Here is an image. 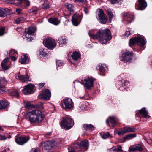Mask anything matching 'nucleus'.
Returning a JSON list of instances; mask_svg holds the SVG:
<instances>
[{"mask_svg":"<svg viewBox=\"0 0 152 152\" xmlns=\"http://www.w3.org/2000/svg\"><path fill=\"white\" fill-rule=\"evenodd\" d=\"M88 34L94 39H99L102 44H105L111 39L110 32L107 28L100 30L96 35L91 33L89 31Z\"/></svg>","mask_w":152,"mask_h":152,"instance_id":"1","label":"nucleus"},{"mask_svg":"<svg viewBox=\"0 0 152 152\" xmlns=\"http://www.w3.org/2000/svg\"><path fill=\"white\" fill-rule=\"evenodd\" d=\"M27 114L29 120L31 123L40 122L44 118V115L41 114V111L37 109L27 112Z\"/></svg>","mask_w":152,"mask_h":152,"instance_id":"2","label":"nucleus"},{"mask_svg":"<svg viewBox=\"0 0 152 152\" xmlns=\"http://www.w3.org/2000/svg\"><path fill=\"white\" fill-rule=\"evenodd\" d=\"M74 123L72 119L66 117L61 122L62 128L65 130H68L74 125Z\"/></svg>","mask_w":152,"mask_h":152,"instance_id":"3","label":"nucleus"},{"mask_svg":"<svg viewBox=\"0 0 152 152\" xmlns=\"http://www.w3.org/2000/svg\"><path fill=\"white\" fill-rule=\"evenodd\" d=\"M44 45L50 50H53L56 45V42L55 40L50 38H46L43 42Z\"/></svg>","mask_w":152,"mask_h":152,"instance_id":"4","label":"nucleus"},{"mask_svg":"<svg viewBox=\"0 0 152 152\" xmlns=\"http://www.w3.org/2000/svg\"><path fill=\"white\" fill-rule=\"evenodd\" d=\"M137 129L134 127L126 126L123 128L121 130L117 132L118 134L120 136L129 132H134L136 131Z\"/></svg>","mask_w":152,"mask_h":152,"instance_id":"5","label":"nucleus"},{"mask_svg":"<svg viewBox=\"0 0 152 152\" xmlns=\"http://www.w3.org/2000/svg\"><path fill=\"white\" fill-rule=\"evenodd\" d=\"M51 96V93L50 90L45 89L38 95V97L40 99L49 100Z\"/></svg>","mask_w":152,"mask_h":152,"instance_id":"6","label":"nucleus"},{"mask_svg":"<svg viewBox=\"0 0 152 152\" xmlns=\"http://www.w3.org/2000/svg\"><path fill=\"white\" fill-rule=\"evenodd\" d=\"M132 53L127 51L122 54L121 59L124 62H129L132 60Z\"/></svg>","mask_w":152,"mask_h":152,"instance_id":"7","label":"nucleus"},{"mask_svg":"<svg viewBox=\"0 0 152 152\" xmlns=\"http://www.w3.org/2000/svg\"><path fill=\"white\" fill-rule=\"evenodd\" d=\"M34 86L29 84L25 86L22 90L23 93L24 94H30L34 93Z\"/></svg>","mask_w":152,"mask_h":152,"instance_id":"8","label":"nucleus"},{"mask_svg":"<svg viewBox=\"0 0 152 152\" xmlns=\"http://www.w3.org/2000/svg\"><path fill=\"white\" fill-rule=\"evenodd\" d=\"M93 80L92 78H88L84 80V81L81 83L84 87L87 89H89L93 86Z\"/></svg>","mask_w":152,"mask_h":152,"instance_id":"9","label":"nucleus"},{"mask_svg":"<svg viewBox=\"0 0 152 152\" xmlns=\"http://www.w3.org/2000/svg\"><path fill=\"white\" fill-rule=\"evenodd\" d=\"M64 107L66 109H70L73 106V103L72 99L69 98H66L63 100Z\"/></svg>","mask_w":152,"mask_h":152,"instance_id":"10","label":"nucleus"},{"mask_svg":"<svg viewBox=\"0 0 152 152\" xmlns=\"http://www.w3.org/2000/svg\"><path fill=\"white\" fill-rule=\"evenodd\" d=\"M99 13L98 16L100 22L102 24H105L107 22V18L104 16V12L101 9H99Z\"/></svg>","mask_w":152,"mask_h":152,"instance_id":"11","label":"nucleus"},{"mask_svg":"<svg viewBox=\"0 0 152 152\" xmlns=\"http://www.w3.org/2000/svg\"><path fill=\"white\" fill-rule=\"evenodd\" d=\"M29 140V137H20L15 139V141L18 144L23 145Z\"/></svg>","mask_w":152,"mask_h":152,"instance_id":"12","label":"nucleus"},{"mask_svg":"<svg viewBox=\"0 0 152 152\" xmlns=\"http://www.w3.org/2000/svg\"><path fill=\"white\" fill-rule=\"evenodd\" d=\"M139 4L135 6L137 10H142L145 9L147 6V3L145 0H138Z\"/></svg>","mask_w":152,"mask_h":152,"instance_id":"13","label":"nucleus"},{"mask_svg":"<svg viewBox=\"0 0 152 152\" xmlns=\"http://www.w3.org/2000/svg\"><path fill=\"white\" fill-rule=\"evenodd\" d=\"M36 30V28L35 27H29L27 32H26L24 34L26 38L30 39V40L31 41L33 40V39L30 36L32 34H34Z\"/></svg>","mask_w":152,"mask_h":152,"instance_id":"14","label":"nucleus"},{"mask_svg":"<svg viewBox=\"0 0 152 152\" xmlns=\"http://www.w3.org/2000/svg\"><path fill=\"white\" fill-rule=\"evenodd\" d=\"M143 146L140 144H137L131 146L129 148V151H138L142 150Z\"/></svg>","mask_w":152,"mask_h":152,"instance_id":"15","label":"nucleus"},{"mask_svg":"<svg viewBox=\"0 0 152 152\" xmlns=\"http://www.w3.org/2000/svg\"><path fill=\"white\" fill-rule=\"evenodd\" d=\"M16 78L23 82L27 83L31 80V79L28 74H26L25 75L17 76Z\"/></svg>","mask_w":152,"mask_h":152,"instance_id":"16","label":"nucleus"},{"mask_svg":"<svg viewBox=\"0 0 152 152\" xmlns=\"http://www.w3.org/2000/svg\"><path fill=\"white\" fill-rule=\"evenodd\" d=\"M42 145L44 147V148L46 150H49L53 147L54 144L51 141H47L42 143Z\"/></svg>","mask_w":152,"mask_h":152,"instance_id":"17","label":"nucleus"},{"mask_svg":"<svg viewBox=\"0 0 152 152\" xmlns=\"http://www.w3.org/2000/svg\"><path fill=\"white\" fill-rule=\"evenodd\" d=\"M72 21L73 24L77 26L80 23V16L76 14H75L72 17Z\"/></svg>","mask_w":152,"mask_h":152,"instance_id":"18","label":"nucleus"},{"mask_svg":"<svg viewBox=\"0 0 152 152\" xmlns=\"http://www.w3.org/2000/svg\"><path fill=\"white\" fill-rule=\"evenodd\" d=\"M9 55L12 60L15 61L18 56V54L16 51L13 49H12L9 53Z\"/></svg>","mask_w":152,"mask_h":152,"instance_id":"19","label":"nucleus"},{"mask_svg":"<svg viewBox=\"0 0 152 152\" xmlns=\"http://www.w3.org/2000/svg\"><path fill=\"white\" fill-rule=\"evenodd\" d=\"M117 121V119L114 116H110L107 119L106 123L109 125V122L113 126L116 125V123Z\"/></svg>","mask_w":152,"mask_h":152,"instance_id":"20","label":"nucleus"},{"mask_svg":"<svg viewBox=\"0 0 152 152\" xmlns=\"http://www.w3.org/2000/svg\"><path fill=\"white\" fill-rule=\"evenodd\" d=\"M9 61V58H7L1 62V66L2 68L5 70H7L10 68L8 62Z\"/></svg>","mask_w":152,"mask_h":152,"instance_id":"21","label":"nucleus"},{"mask_svg":"<svg viewBox=\"0 0 152 152\" xmlns=\"http://www.w3.org/2000/svg\"><path fill=\"white\" fill-rule=\"evenodd\" d=\"M7 83L6 80L4 77H0V93L4 91V88Z\"/></svg>","mask_w":152,"mask_h":152,"instance_id":"22","label":"nucleus"},{"mask_svg":"<svg viewBox=\"0 0 152 152\" xmlns=\"http://www.w3.org/2000/svg\"><path fill=\"white\" fill-rule=\"evenodd\" d=\"M19 62L22 64H26L29 62V58L28 57V56L27 54H24L23 56L19 60Z\"/></svg>","mask_w":152,"mask_h":152,"instance_id":"23","label":"nucleus"},{"mask_svg":"<svg viewBox=\"0 0 152 152\" xmlns=\"http://www.w3.org/2000/svg\"><path fill=\"white\" fill-rule=\"evenodd\" d=\"M81 149L82 148L80 143L77 142L73 144V146H72V148H71V149L69 151V152H76L75 150L80 151Z\"/></svg>","mask_w":152,"mask_h":152,"instance_id":"24","label":"nucleus"},{"mask_svg":"<svg viewBox=\"0 0 152 152\" xmlns=\"http://www.w3.org/2000/svg\"><path fill=\"white\" fill-rule=\"evenodd\" d=\"M10 10L8 9H0V17H4L10 14L9 12Z\"/></svg>","mask_w":152,"mask_h":152,"instance_id":"25","label":"nucleus"},{"mask_svg":"<svg viewBox=\"0 0 152 152\" xmlns=\"http://www.w3.org/2000/svg\"><path fill=\"white\" fill-rule=\"evenodd\" d=\"M80 144L82 149H87L89 146L88 141L87 140H84L81 141Z\"/></svg>","mask_w":152,"mask_h":152,"instance_id":"26","label":"nucleus"},{"mask_svg":"<svg viewBox=\"0 0 152 152\" xmlns=\"http://www.w3.org/2000/svg\"><path fill=\"white\" fill-rule=\"evenodd\" d=\"M138 111L139 113L144 118H147L149 117L148 115V112L146 110L145 108H142L141 110H138Z\"/></svg>","mask_w":152,"mask_h":152,"instance_id":"27","label":"nucleus"},{"mask_svg":"<svg viewBox=\"0 0 152 152\" xmlns=\"http://www.w3.org/2000/svg\"><path fill=\"white\" fill-rule=\"evenodd\" d=\"M137 44L140 46H143L145 44V42L144 39L141 37H137Z\"/></svg>","mask_w":152,"mask_h":152,"instance_id":"28","label":"nucleus"},{"mask_svg":"<svg viewBox=\"0 0 152 152\" xmlns=\"http://www.w3.org/2000/svg\"><path fill=\"white\" fill-rule=\"evenodd\" d=\"M48 20L49 22L56 25H58L60 23V20L56 18H49Z\"/></svg>","mask_w":152,"mask_h":152,"instance_id":"29","label":"nucleus"},{"mask_svg":"<svg viewBox=\"0 0 152 152\" xmlns=\"http://www.w3.org/2000/svg\"><path fill=\"white\" fill-rule=\"evenodd\" d=\"M122 16L124 17V19L127 21L129 23H130L132 20H130V15L127 12H124Z\"/></svg>","mask_w":152,"mask_h":152,"instance_id":"30","label":"nucleus"},{"mask_svg":"<svg viewBox=\"0 0 152 152\" xmlns=\"http://www.w3.org/2000/svg\"><path fill=\"white\" fill-rule=\"evenodd\" d=\"M8 104L4 100L0 101V110L5 108L8 107Z\"/></svg>","mask_w":152,"mask_h":152,"instance_id":"31","label":"nucleus"},{"mask_svg":"<svg viewBox=\"0 0 152 152\" xmlns=\"http://www.w3.org/2000/svg\"><path fill=\"white\" fill-rule=\"evenodd\" d=\"M65 6L70 13L73 12V7L72 4L69 3H66L65 4Z\"/></svg>","mask_w":152,"mask_h":152,"instance_id":"32","label":"nucleus"},{"mask_svg":"<svg viewBox=\"0 0 152 152\" xmlns=\"http://www.w3.org/2000/svg\"><path fill=\"white\" fill-rule=\"evenodd\" d=\"M136 137V134H130L126 135L125 137L123 138V140L124 141H126L132 139L133 138Z\"/></svg>","mask_w":152,"mask_h":152,"instance_id":"33","label":"nucleus"},{"mask_svg":"<svg viewBox=\"0 0 152 152\" xmlns=\"http://www.w3.org/2000/svg\"><path fill=\"white\" fill-rule=\"evenodd\" d=\"M84 129L86 130H93L94 126L91 124H85L83 126Z\"/></svg>","mask_w":152,"mask_h":152,"instance_id":"34","label":"nucleus"},{"mask_svg":"<svg viewBox=\"0 0 152 152\" xmlns=\"http://www.w3.org/2000/svg\"><path fill=\"white\" fill-rule=\"evenodd\" d=\"M71 56L74 60H76L80 57V54L79 53L75 52L73 53Z\"/></svg>","mask_w":152,"mask_h":152,"instance_id":"35","label":"nucleus"},{"mask_svg":"<svg viewBox=\"0 0 152 152\" xmlns=\"http://www.w3.org/2000/svg\"><path fill=\"white\" fill-rule=\"evenodd\" d=\"M58 42L60 44H64L66 43V39L64 37H61L58 38Z\"/></svg>","mask_w":152,"mask_h":152,"instance_id":"36","label":"nucleus"},{"mask_svg":"<svg viewBox=\"0 0 152 152\" xmlns=\"http://www.w3.org/2000/svg\"><path fill=\"white\" fill-rule=\"evenodd\" d=\"M107 13L109 17V21L111 22L112 20L114 17V15L110 9L107 10Z\"/></svg>","mask_w":152,"mask_h":152,"instance_id":"37","label":"nucleus"},{"mask_svg":"<svg viewBox=\"0 0 152 152\" xmlns=\"http://www.w3.org/2000/svg\"><path fill=\"white\" fill-rule=\"evenodd\" d=\"M25 18L21 17L17 18L15 20L16 23L17 24H19L23 23L25 20Z\"/></svg>","mask_w":152,"mask_h":152,"instance_id":"38","label":"nucleus"},{"mask_svg":"<svg viewBox=\"0 0 152 152\" xmlns=\"http://www.w3.org/2000/svg\"><path fill=\"white\" fill-rule=\"evenodd\" d=\"M112 148L113 152H118L122 150V148L121 146L118 145L117 146L113 147Z\"/></svg>","mask_w":152,"mask_h":152,"instance_id":"39","label":"nucleus"},{"mask_svg":"<svg viewBox=\"0 0 152 152\" xmlns=\"http://www.w3.org/2000/svg\"><path fill=\"white\" fill-rule=\"evenodd\" d=\"M97 69L100 72H104L105 69L104 67L102 66L101 64H99L97 67Z\"/></svg>","mask_w":152,"mask_h":152,"instance_id":"40","label":"nucleus"},{"mask_svg":"<svg viewBox=\"0 0 152 152\" xmlns=\"http://www.w3.org/2000/svg\"><path fill=\"white\" fill-rule=\"evenodd\" d=\"M137 43V37L131 39L129 41V45L131 46Z\"/></svg>","mask_w":152,"mask_h":152,"instance_id":"41","label":"nucleus"},{"mask_svg":"<svg viewBox=\"0 0 152 152\" xmlns=\"http://www.w3.org/2000/svg\"><path fill=\"white\" fill-rule=\"evenodd\" d=\"M10 95L12 96H15L17 98H18L19 96L18 93L17 91H12L10 93Z\"/></svg>","mask_w":152,"mask_h":152,"instance_id":"42","label":"nucleus"},{"mask_svg":"<svg viewBox=\"0 0 152 152\" xmlns=\"http://www.w3.org/2000/svg\"><path fill=\"white\" fill-rule=\"evenodd\" d=\"M112 136L110 135L109 132H106L104 133L102 136V137L104 139H106L108 137H112Z\"/></svg>","mask_w":152,"mask_h":152,"instance_id":"43","label":"nucleus"},{"mask_svg":"<svg viewBox=\"0 0 152 152\" xmlns=\"http://www.w3.org/2000/svg\"><path fill=\"white\" fill-rule=\"evenodd\" d=\"M39 53L42 57H45L47 55L46 50L44 49L40 50Z\"/></svg>","mask_w":152,"mask_h":152,"instance_id":"44","label":"nucleus"},{"mask_svg":"<svg viewBox=\"0 0 152 152\" xmlns=\"http://www.w3.org/2000/svg\"><path fill=\"white\" fill-rule=\"evenodd\" d=\"M4 33V27L0 28V36L3 35Z\"/></svg>","mask_w":152,"mask_h":152,"instance_id":"45","label":"nucleus"},{"mask_svg":"<svg viewBox=\"0 0 152 152\" xmlns=\"http://www.w3.org/2000/svg\"><path fill=\"white\" fill-rule=\"evenodd\" d=\"M121 0H111V3L113 4L118 3L121 1Z\"/></svg>","mask_w":152,"mask_h":152,"instance_id":"46","label":"nucleus"},{"mask_svg":"<svg viewBox=\"0 0 152 152\" xmlns=\"http://www.w3.org/2000/svg\"><path fill=\"white\" fill-rule=\"evenodd\" d=\"M7 139V137H6L5 135H0V140H5Z\"/></svg>","mask_w":152,"mask_h":152,"instance_id":"47","label":"nucleus"},{"mask_svg":"<svg viewBox=\"0 0 152 152\" xmlns=\"http://www.w3.org/2000/svg\"><path fill=\"white\" fill-rule=\"evenodd\" d=\"M31 104H30L29 102H26V104L25 105V107L26 108H29L30 107H31Z\"/></svg>","mask_w":152,"mask_h":152,"instance_id":"48","label":"nucleus"},{"mask_svg":"<svg viewBox=\"0 0 152 152\" xmlns=\"http://www.w3.org/2000/svg\"><path fill=\"white\" fill-rule=\"evenodd\" d=\"M39 149L37 148H33L31 151V152H39Z\"/></svg>","mask_w":152,"mask_h":152,"instance_id":"49","label":"nucleus"},{"mask_svg":"<svg viewBox=\"0 0 152 152\" xmlns=\"http://www.w3.org/2000/svg\"><path fill=\"white\" fill-rule=\"evenodd\" d=\"M49 8V6L47 4H44L43 5L42 8L44 9H47Z\"/></svg>","mask_w":152,"mask_h":152,"instance_id":"50","label":"nucleus"},{"mask_svg":"<svg viewBox=\"0 0 152 152\" xmlns=\"http://www.w3.org/2000/svg\"><path fill=\"white\" fill-rule=\"evenodd\" d=\"M24 3L26 6H30V2L28 0H25Z\"/></svg>","mask_w":152,"mask_h":152,"instance_id":"51","label":"nucleus"},{"mask_svg":"<svg viewBox=\"0 0 152 152\" xmlns=\"http://www.w3.org/2000/svg\"><path fill=\"white\" fill-rule=\"evenodd\" d=\"M57 65H58L59 66H61L62 65L63 63L60 62L59 61H57L56 62Z\"/></svg>","mask_w":152,"mask_h":152,"instance_id":"52","label":"nucleus"},{"mask_svg":"<svg viewBox=\"0 0 152 152\" xmlns=\"http://www.w3.org/2000/svg\"><path fill=\"white\" fill-rule=\"evenodd\" d=\"M22 10L20 8H17L16 9V12L18 14L20 13V12L22 11Z\"/></svg>","mask_w":152,"mask_h":152,"instance_id":"53","label":"nucleus"},{"mask_svg":"<svg viewBox=\"0 0 152 152\" xmlns=\"http://www.w3.org/2000/svg\"><path fill=\"white\" fill-rule=\"evenodd\" d=\"M84 10L86 14H87L88 12V10L86 7H84Z\"/></svg>","mask_w":152,"mask_h":152,"instance_id":"54","label":"nucleus"},{"mask_svg":"<svg viewBox=\"0 0 152 152\" xmlns=\"http://www.w3.org/2000/svg\"><path fill=\"white\" fill-rule=\"evenodd\" d=\"M130 34V31L129 30L128 31H126L125 32V35L128 36Z\"/></svg>","mask_w":152,"mask_h":152,"instance_id":"55","label":"nucleus"},{"mask_svg":"<svg viewBox=\"0 0 152 152\" xmlns=\"http://www.w3.org/2000/svg\"><path fill=\"white\" fill-rule=\"evenodd\" d=\"M44 84L43 83H40L38 85L39 88H42L44 86Z\"/></svg>","mask_w":152,"mask_h":152,"instance_id":"56","label":"nucleus"},{"mask_svg":"<svg viewBox=\"0 0 152 152\" xmlns=\"http://www.w3.org/2000/svg\"><path fill=\"white\" fill-rule=\"evenodd\" d=\"M52 132H49V133H48L46 134L45 135V137L46 138H48L49 136L50 135V134Z\"/></svg>","mask_w":152,"mask_h":152,"instance_id":"57","label":"nucleus"},{"mask_svg":"<svg viewBox=\"0 0 152 152\" xmlns=\"http://www.w3.org/2000/svg\"><path fill=\"white\" fill-rule=\"evenodd\" d=\"M19 4H21L22 3H24L25 0H17Z\"/></svg>","mask_w":152,"mask_h":152,"instance_id":"58","label":"nucleus"},{"mask_svg":"<svg viewBox=\"0 0 152 152\" xmlns=\"http://www.w3.org/2000/svg\"><path fill=\"white\" fill-rule=\"evenodd\" d=\"M76 2H83L86 1V0H74Z\"/></svg>","mask_w":152,"mask_h":152,"instance_id":"59","label":"nucleus"},{"mask_svg":"<svg viewBox=\"0 0 152 152\" xmlns=\"http://www.w3.org/2000/svg\"><path fill=\"white\" fill-rule=\"evenodd\" d=\"M36 12V10L33 9H31L30 10V12L32 13Z\"/></svg>","mask_w":152,"mask_h":152,"instance_id":"60","label":"nucleus"},{"mask_svg":"<svg viewBox=\"0 0 152 152\" xmlns=\"http://www.w3.org/2000/svg\"><path fill=\"white\" fill-rule=\"evenodd\" d=\"M69 22V20H66L65 21V24H66H66H67L66 25H67V23H68V22Z\"/></svg>","mask_w":152,"mask_h":152,"instance_id":"61","label":"nucleus"},{"mask_svg":"<svg viewBox=\"0 0 152 152\" xmlns=\"http://www.w3.org/2000/svg\"><path fill=\"white\" fill-rule=\"evenodd\" d=\"M109 152H113L112 148L109 150Z\"/></svg>","mask_w":152,"mask_h":152,"instance_id":"62","label":"nucleus"},{"mask_svg":"<svg viewBox=\"0 0 152 152\" xmlns=\"http://www.w3.org/2000/svg\"><path fill=\"white\" fill-rule=\"evenodd\" d=\"M5 2H6V3H10V2H7V0H6V1H5Z\"/></svg>","mask_w":152,"mask_h":152,"instance_id":"63","label":"nucleus"},{"mask_svg":"<svg viewBox=\"0 0 152 152\" xmlns=\"http://www.w3.org/2000/svg\"><path fill=\"white\" fill-rule=\"evenodd\" d=\"M130 18H131V19L130 20H132H132H133V19H133V18H132H132H131L130 17Z\"/></svg>","mask_w":152,"mask_h":152,"instance_id":"64","label":"nucleus"}]
</instances>
